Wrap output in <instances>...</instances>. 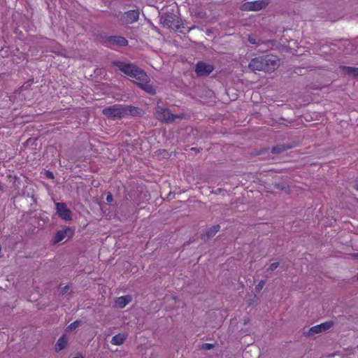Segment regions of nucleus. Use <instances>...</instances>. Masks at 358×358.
Instances as JSON below:
<instances>
[{
  "label": "nucleus",
  "mask_w": 358,
  "mask_h": 358,
  "mask_svg": "<svg viewBox=\"0 0 358 358\" xmlns=\"http://www.w3.org/2000/svg\"><path fill=\"white\" fill-rule=\"evenodd\" d=\"M115 64L120 71L128 76L134 83H136L144 91L150 94L155 93V89L150 84L148 76L138 66L122 62H117Z\"/></svg>",
  "instance_id": "1"
},
{
  "label": "nucleus",
  "mask_w": 358,
  "mask_h": 358,
  "mask_svg": "<svg viewBox=\"0 0 358 358\" xmlns=\"http://www.w3.org/2000/svg\"><path fill=\"white\" fill-rule=\"evenodd\" d=\"M161 14L160 23L164 27L184 33V31L180 29H184L185 27L180 23L178 8L176 4L172 3L164 7Z\"/></svg>",
  "instance_id": "2"
},
{
  "label": "nucleus",
  "mask_w": 358,
  "mask_h": 358,
  "mask_svg": "<svg viewBox=\"0 0 358 358\" xmlns=\"http://www.w3.org/2000/svg\"><path fill=\"white\" fill-rule=\"evenodd\" d=\"M280 66L279 58L273 55H266L252 58L248 68L253 72L264 71L271 73Z\"/></svg>",
  "instance_id": "3"
},
{
  "label": "nucleus",
  "mask_w": 358,
  "mask_h": 358,
  "mask_svg": "<svg viewBox=\"0 0 358 358\" xmlns=\"http://www.w3.org/2000/svg\"><path fill=\"white\" fill-rule=\"evenodd\" d=\"M136 113V108L131 106L117 104L105 108L103 114L108 118H121L127 115H133Z\"/></svg>",
  "instance_id": "4"
},
{
  "label": "nucleus",
  "mask_w": 358,
  "mask_h": 358,
  "mask_svg": "<svg viewBox=\"0 0 358 358\" xmlns=\"http://www.w3.org/2000/svg\"><path fill=\"white\" fill-rule=\"evenodd\" d=\"M270 3V0H258L255 1H248L243 4V10L258 11L266 8Z\"/></svg>",
  "instance_id": "5"
},
{
  "label": "nucleus",
  "mask_w": 358,
  "mask_h": 358,
  "mask_svg": "<svg viewBox=\"0 0 358 358\" xmlns=\"http://www.w3.org/2000/svg\"><path fill=\"white\" fill-rule=\"evenodd\" d=\"M334 322L333 321H328L324 323H322L318 325H315L309 329L308 332H304V334L307 337H313L315 335L325 331L329 329L333 325Z\"/></svg>",
  "instance_id": "6"
},
{
  "label": "nucleus",
  "mask_w": 358,
  "mask_h": 358,
  "mask_svg": "<svg viewBox=\"0 0 358 358\" xmlns=\"http://www.w3.org/2000/svg\"><path fill=\"white\" fill-rule=\"evenodd\" d=\"M176 119H180V117L171 113L170 111L166 108H161L158 107L159 121L166 123H171L173 122Z\"/></svg>",
  "instance_id": "7"
},
{
  "label": "nucleus",
  "mask_w": 358,
  "mask_h": 358,
  "mask_svg": "<svg viewBox=\"0 0 358 358\" xmlns=\"http://www.w3.org/2000/svg\"><path fill=\"white\" fill-rule=\"evenodd\" d=\"M55 209L59 217L62 220L69 221L72 219L71 211L67 208L65 203H56Z\"/></svg>",
  "instance_id": "8"
},
{
  "label": "nucleus",
  "mask_w": 358,
  "mask_h": 358,
  "mask_svg": "<svg viewBox=\"0 0 358 358\" xmlns=\"http://www.w3.org/2000/svg\"><path fill=\"white\" fill-rule=\"evenodd\" d=\"M213 69V66L207 64L203 62H199L196 65L195 72L198 76H207Z\"/></svg>",
  "instance_id": "9"
},
{
  "label": "nucleus",
  "mask_w": 358,
  "mask_h": 358,
  "mask_svg": "<svg viewBox=\"0 0 358 358\" xmlns=\"http://www.w3.org/2000/svg\"><path fill=\"white\" fill-rule=\"evenodd\" d=\"M73 234V230L71 228H66L65 229L59 231L55 237V243H59L66 238H70Z\"/></svg>",
  "instance_id": "10"
},
{
  "label": "nucleus",
  "mask_w": 358,
  "mask_h": 358,
  "mask_svg": "<svg viewBox=\"0 0 358 358\" xmlns=\"http://www.w3.org/2000/svg\"><path fill=\"white\" fill-rule=\"evenodd\" d=\"M139 17L138 10H129L124 14V21L127 24H131L137 21Z\"/></svg>",
  "instance_id": "11"
},
{
  "label": "nucleus",
  "mask_w": 358,
  "mask_h": 358,
  "mask_svg": "<svg viewBox=\"0 0 358 358\" xmlns=\"http://www.w3.org/2000/svg\"><path fill=\"white\" fill-rule=\"evenodd\" d=\"M108 42L110 45L126 46L128 44L127 40L122 36H110Z\"/></svg>",
  "instance_id": "12"
},
{
  "label": "nucleus",
  "mask_w": 358,
  "mask_h": 358,
  "mask_svg": "<svg viewBox=\"0 0 358 358\" xmlns=\"http://www.w3.org/2000/svg\"><path fill=\"white\" fill-rule=\"evenodd\" d=\"M220 226L219 224L214 225L207 229L205 234L201 235V239L206 241L210 238L213 237L220 230Z\"/></svg>",
  "instance_id": "13"
},
{
  "label": "nucleus",
  "mask_w": 358,
  "mask_h": 358,
  "mask_svg": "<svg viewBox=\"0 0 358 358\" xmlns=\"http://www.w3.org/2000/svg\"><path fill=\"white\" fill-rule=\"evenodd\" d=\"M131 301V297L129 295L120 296L115 299V305L117 308H122L125 307Z\"/></svg>",
  "instance_id": "14"
},
{
  "label": "nucleus",
  "mask_w": 358,
  "mask_h": 358,
  "mask_svg": "<svg viewBox=\"0 0 358 358\" xmlns=\"http://www.w3.org/2000/svg\"><path fill=\"white\" fill-rule=\"evenodd\" d=\"M126 338H127L126 334H118L112 338L110 343L115 345H120L124 342Z\"/></svg>",
  "instance_id": "15"
},
{
  "label": "nucleus",
  "mask_w": 358,
  "mask_h": 358,
  "mask_svg": "<svg viewBox=\"0 0 358 358\" xmlns=\"http://www.w3.org/2000/svg\"><path fill=\"white\" fill-rule=\"evenodd\" d=\"M292 146L286 144H280L275 146H273L271 149L272 153L278 154L281 153L284 151H286L289 149H291Z\"/></svg>",
  "instance_id": "16"
},
{
  "label": "nucleus",
  "mask_w": 358,
  "mask_h": 358,
  "mask_svg": "<svg viewBox=\"0 0 358 358\" xmlns=\"http://www.w3.org/2000/svg\"><path fill=\"white\" fill-rule=\"evenodd\" d=\"M341 68L343 69L345 74L358 77V68L345 66H341Z\"/></svg>",
  "instance_id": "17"
},
{
  "label": "nucleus",
  "mask_w": 358,
  "mask_h": 358,
  "mask_svg": "<svg viewBox=\"0 0 358 358\" xmlns=\"http://www.w3.org/2000/svg\"><path fill=\"white\" fill-rule=\"evenodd\" d=\"M67 343V338L66 337V336H62V337H60L57 342V344L55 345V349L57 351H60L62 350H63L66 345Z\"/></svg>",
  "instance_id": "18"
},
{
  "label": "nucleus",
  "mask_w": 358,
  "mask_h": 358,
  "mask_svg": "<svg viewBox=\"0 0 358 358\" xmlns=\"http://www.w3.org/2000/svg\"><path fill=\"white\" fill-rule=\"evenodd\" d=\"M248 41L251 44H259L261 41L259 37L255 34L248 35Z\"/></svg>",
  "instance_id": "19"
},
{
  "label": "nucleus",
  "mask_w": 358,
  "mask_h": 358,
  "mask_svg": "<svg viewBox=\"0 0 358 358\" xmlns=\"http://www.w3.org/2000/svg\"><path fill=\"white\" fill-rule=\"evenodd\" d=\"M274 187L278 189H280V190H282V191H287L289 188V186L287 185V184L286 182H278V183H275L274 184Z\"/></svg>",
  "instance_id": "20"
},
{
  "label": "nucleus",
  "mask_w": 358,
  "mask_h": 358,
  "mask_svg": "<svg viewBox=\"0 0 358 358\" xmlns=\"http://www.w3.org/2000/svg\"><path fill=\"white\" fill-rule=\"evenodd\" d=\"M215 346V344H212V343H203L201 345V350H211L213 348H214Z\"/></svg>",
  "instance_id": "21"
},
{
  "label": "nucleus",
  "mask_w": 358,
  "mask_h": 358,
  "mask_svg": "<svg viewBox=\"0 0 358 358\" xmlns=\"http://www.w3.org/2000/svg\"><path fill=\"white\" fill-rule=\"evenodd\" d=\"M160 196H161V198L162 199L163 201H164V200L170 201V200H171V199H173L174 198L175 194H173L171 192H169V193L167 194V196L166 197H164L163 196V192H161Z\"/></svg>",
  "instance_id": "22"
},
{
  "label": "nucleus",
  "mask_w": 358,
  "mask_h": 358,
  "mask_svg": "<svg viewBox=\"0 0 358 358\" xmlns=\"http://www.w3.org/2000/svg\"><path fill=\"white\" fill-rule=\"evenodd\" d=\"M80 323H81L80 321H76V322L71 323V324H69L67 329L69 331L76 329L77 327H78L80 326Z\"/></svg>",
  "instance_id": "23"
},
{
  "label": "nucleus",
  "mask_w": 358,
  "mask_h": 358,
  "mask_svg": "<svg viewBox=\"0 0 358 358\" xmlns=\"http://www.w3.org/2000/svg\"><path fill=\"white\" fill-rule=\"evenodd\" d=\"M264 285H265V281L264 280H260L259 282V283L255 287L256 292H259L262 289V288L264 286Z\"/></svg>",
  "instance_id": "24"
},
{
  "label": "nucleus",
  "mask_w": 358,
  "mask_h": 358,
  "mask_svg": "<svg viewBox=\"0 0 358 358\" xmlns=\"http://www.w3.org/2000/svg\"><path fill=\"white\" fill-rule=\"evenodd\" d=\"M279 266V262H275L270 264L268 271H273L275 270Z\"/></svg>",
  "instance_id": "25"
},
{
  "label": "nucleus",
  "mask_w": 358,
  "mask_h": 358,
  "mask_svg": "<svg viewBox=\"0 0 358 358\" xmlns=\"http://www.w3.org/2000/svg\"><path fill=\"white\" fill-rule=\"evenodd\" d=\"M113 201V196L110 193H108L106 196V201L110 203Z\"/></svg>",
  "instance_id": "26"
},
{
  "label": "nucleus",
  "mask_w": 358,
  "mask_h": 358,
  "mask_svg": "<svg viewBox=\"0 0 358 358\" xmlns=\"http://www.w3.org/2000/svg\"><path fill=\"white\" fill-rule=\"evenodd\" d=\"M203 149L201 148H191V150H194L196 152H199L201 150H202Z\"/></svg>",
  "instance_id": "27"
},
{
  "label": "nucleus",
  "mask_w": 358,
  "mask_h": 358,
  "mask_svg": "<svg viewBox=\"0 0 358 358\" xmlns=\"http://www.w3.org/2000/svg\"><path fill=\"white\" fill-rule=\"evenodd\" d=\"M46 176L50 178H53V174L50 171L46 172Z\"/></svg>",
  "instance_id": "28"
},
{
  "label": "nucleus",
  "mask_w": 358,
  "mask_h": 358,
  "mask_svg": "<svg viewBox=\"0 0 358 358\" xmlns=\"http://www.w3.org/2000/svg\"><path fill=\"white\" fill-rule=\"evenodd\" d=\"M250 320L248 317V318H245L244 320H243V324L244 325H246L248 324L249 322H250Z\"/></svg>",
  "instance_id": "29"
},
{
  "label": "nucleus",
  "mask_w": 358,
  "mask_h": 358,
  "mask_svg": "<svg viewBox=\"0 0 358 358\" xmlns=\"http://www.w3.org/2000/svg\"><path fill=\"white\" fill-rule=\"evenodd\" d=\"M222 191V189H220V188H219V189H217L216 191H212V193H214V194H217L220 193Z\"/></svg>",
  "instance_id": "30"
},
{
  "label": "nucleus",
  "mask_w": 358,
  "mask_h": 358,
  "mask_svg": "<svg viewBox=\"0 0 358 358\" xmlns=\"http://www.w3.org/2000/svg\"><path fill=\"white\" fill-rule=\"evenodd\" d=\"M164 157L166 155H168V153L166 152V150H163L162 152H161V151H160V150H158V155H159V154H160V155H162V154H164Z\"/></svg>",
  "instance_id": "31"
},
{
  "label": "nucleus",
  "mask_w": 358,
  "mask_h": 358,
  "mask_svg": "<svg viewBox=\"0 0 358 358\" xmlns=\"http://www.w3.org/2000/svg\"><path fill=\"white\" fill-rule=\"evenodd\" d=\"M356 189L358 191V183L356 185Z\"/></svg>",
  "instance_id": "32"
},
{
  "label": "nucleus",
  "mask_w": 358,
  "mask_h": 358,
  "mask_svg": "<svg viewBox=\"0 0 358 358\" xmlns=\"http://www.w3.org/2000/svg\"><path fill=\"white\" fill-rule=\"evenodd\" d=\"M248 351H245V352H244L245 356H246V355H247V353H248Z\"/></svg>",
  "instance_id": "33"
},
{
  "label": "nucleus",
  "mask_w": 358,
  "mask_h": 358,
  "mask_svg": "<svg viewBox=\"0 0 358 358\" xmlns=\"http://www.w3.org/2000/svg\"><path fill=\"white\" fill-rule=\"evenodd\" d=\"M1 189H2V187H1V185H0V190H1Z\"/></svg>",
  "instance_id": "34"
},
{
  "label": "nucleus",
  "mask_w": 358,
  "mask_h": 358,
  "mask_svg": "<svg viewBox=\"0 0 358 358\" xmlns=\"http://www.w3.org/2000/svg\"><path fill=\"white\" fill-rule=\"evenodd\" d=\"M73 358H83V357H73Z\"/></svg>",
  "instance_id": "35"
},
{
  "label": "nucleus",
  "mask_w": 358,
  "mask_h": 358,
  "mask_svg": "<svg viewBox=\"0 0 358 358\" xmlns=\"http://www.w3.org/2000/svg\"><path fill=\"white\" fill-rule=\"evenodd\" d=\"M357 280H358V276H357Z\"/></svg>",
  "instance_id": "36"
}]
</instances>
